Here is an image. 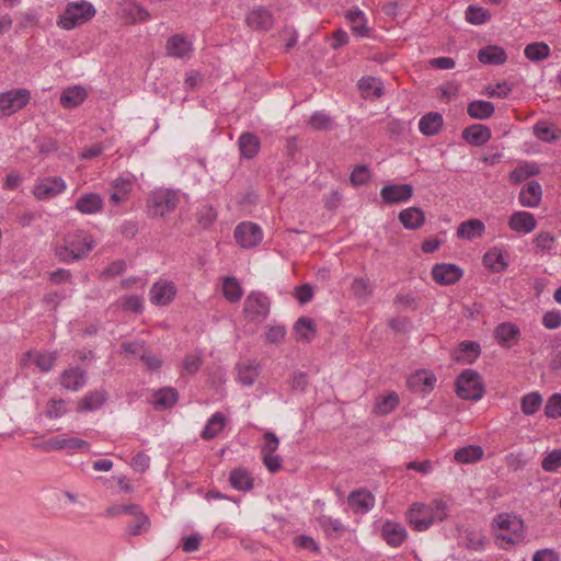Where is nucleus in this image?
<instances>
[{
    "label": "nucleus",
    "mask_w": 561,
    "mask_h": 561,
    "mask_svg": "<svg viewBox=\"0 0 561 561\" xmlns=\"http://www.w3.org/2000/svg\"><path fill=\"white\" fill-rule=\"evenodd\" d=\"M93 248L92 236L84 230H76L64 237L62 244H57L54 253L60 262L71 263L88 256Z\"/></svg>",
    "instance_id": "1"
},
{
    "label": "nucleus",
    "mask_w": 561,
    "mask_h": 561,
    "mask_svg": "<svg viewBox=\"0 0 561 561\" xmlns=\"http://www.w3.org/2000/svg\"><path fill=\"white\" fill-rule=\"evenodd\" d=\"M95 14L94 5L87 0L69 2L64 12L58 16L57 25L70 31L91 21Z\"/></svg>",
    "instance_id": "2"
},
{
    "label": "nucleus",
    "mask_w": 561,
    "mask_h": 561,
    "mask_svg": "<svg viewBox=\"0 0 561 561\" xmlns=\"http://www.w3.org/2000/svg\"><path fill=\"white\" fill-rule=\"evenodd\" d=\"M455 392L462 400H480L485 393L482 377L471 368L463 369L455 380Z\"/></svg>",
    "instance_id": "3"
},
{
    "label": "nucleus",
    "mask_w": 561,
    "mask_h": 561,
    "mask_svg": "<svg viewBox=\"0 0 561 561\" xmlns=\"http://www.w3.org/2000/svg\"><path fill=\"white\" fill-rule=\"evenodd\" d=\"M271 302L261 291H251L243 305V312L250 321H262L270 313Z\"/></svg>",
    "instance_id": "4"
},
{
    "label": "nucleus",
    "mask_w": 561,
    "mask_h": 561,
    "mask_svg": "<svg viewBox=\"0 0 561 561\" xmlns=\"http://www.w3.org/2000/svg\"><path fill=\"white\" fill-rule=\"evenodd\" d=\"M179 203L176 194L170 190L153 193L148 199V214L151 217H163L173 211Z\"/></svg>",
    "instance_id": "5"
},
{
    "label": "nucleus",
    "mask_w": 561,
    "mask_h": 561,
    "mask_svg": "<svg viewBox=\"0 0 561 561\" xmlns=\"http://www.w3.org/2000/svg\"><path fill=\"white\" fill-rule=\"evenodd\" d=\"M31 93L27 89H12L0 93V112L5 115H12L28 104Z\"/></svg>",
    "instance_id": "6"
},
{
    "label": "nucleus",
    "mask_w": 561,
    "mask_h": 561,
    "mask_svg": "<svg viewBox=\"0 0 561 561\" xmlns=\"http://www.w3.org/2000/svg\"><path fill=\"white\" fill-rule=\"evenodd\" d=\"M244 23L254 32L267 33L273 28L275 18L266 7L255 5L245 14Z\"/></svg>",
    "instance_id": "7"
},
{
    "label": "nucleus",
    "mask_w": 561,
    "mask_h": 561,
    "mask_svg": "<svg viewBox=\"0 0 561 561\" xmlns=\"http://www.w3.org/2000/svg\"><path fill=\"white\" fill-rule=\"evenodd\" d=\"M233 237L241 248L250 249L262 241L263 233L259 225L243 221L236 227Z\"/></svg>",
    "instance_id": "8"
},
{
    "label": "nucleus",
    "mask_w": 561,
    "mask_h": 561,
    "mask_svg": "<svg viewBox=\"0 0 561 561\" xmlns=\"http://www.w3.org/2000/svg\"><path fill=\"white\" fill-rule=\"evenodd\" d=\"M176 293V286L172 280L160 279L152 285L149 299L152 305L168 306L174 300Z\"/></svg>",
    "instance_id": "9"
},
{
    "label": "nucleus",
    "mask_w": 561,
    "mask_h": 561,
    "mask_svg": "<svg viewBox=\"0 0 561 561\" xmlns=\"http://www.w3.org/2000/svg\"><path fill=\"white\" fill-rule=\"evenodd\" d=\"M431 274L437 284L448 286L457 283L463 276V271L453 263H437L432 267Z\"/></svg>",
    "instance_id": "10"
},
{
    "label": "nucleus",
    "mask_w": 561,
    "mask_h": 561,
    "mask_svg": "<svg viewBox=\"0 0 561 561\" xmlns=\"http://www.w3.org/2000/svg\"><path fill=\"white\" fill-rule=\"evenodd\" d=\"M412 195L413 186L408 183L385 185L380 191L381 199L387 205L408 202Z\"/></svg>",
    "instance_id": "11"
},
{
    "label": "nucleus",
    "mask_w": 561,
    "mask_h": 561,
    "mask_svg": "<svg viewBox=\"0 0 561 561\" xmlns=\"http://www.w3.org/2000/svg\"><path fill=\"white\" fill-rule=\"evenodd\" d=\"M37 448L43 451H51V450H64V449H84L89 450L90 443L78 438V437H53L46 442L35 445Z\"/></svg>",
    "instance_id": "12"
},
{
    "label": "nucleus",
    "mask_w": 561,
    "mask_h": 561,
    "mask_svg": "<svg viewBox=\"0 0 561 561\" xmlns=\"http://www.w3.org/2000/svg\"><path fill=\"white\" fill-rule=\"evenodd\" d=\"M430 513L425 504L416 502L407 512V519L414 530L424 531L433 525Z\"/></svg>",
    "instance_id": "13"
},
{
    "label": "nucleus",
    "mask_w": 561,
    "mask_h": 561,
    "mask_svg": "<svg viewBox=\"0 0 561 561\" xmlns=\"http://www.w3.org/2000/svg\"><path fill=\"white\" fill-rule=\"evenodd\" d=\"M66 183L60 176H50L36 184L33 190L34 196L39 199H47L62 193Z\"/></svg>",
    "instance_id": "14"
},
{
    "label": "nucleus",
    "mask_w": 561,
    "mask_h": 561,
    "mask_svg": "<svg viewBox=\"0 0 561 561\" xmlns=\"http://www.w3.org/2000/svg\"><path fill=\"white\" fill-rule=\"evenodd\" d=\"M75 208L83 215H95L103 210L104 199L95 192L83 193L77 198Z\"/></svg>",
    "instance_id": "15"
},
{
    "label": "nucleus",
    "mask_w": 561,
    "mask_h": 561,
    "mask_svg": "<svg viewBox=\"0 0 561 561\" xmlns=\"http://www.w3.org/2000/svg\"><path fill=\"white\" fill-rule=\"evenodd\" d=\"M481 355V346L476 341H462L458 347L451 353V358L456 363L472 364Z\"/></svg>",
    "instance_id": "16"
},
{
    "label": "nucleus",
    "mask_w": 561,
    "mask_h": 561,
    "mask_svg": "<svg viewBox=\"0 0 561 561\" xmlns=\"http://www.w3.org/2000/svg\"><path fill=\"white\" fill-rule=\"evenodd\" d=\"M461 137L469 145L481 147L491 139L492 134L486 125L472 124L462 130Z\"/></svg>",
    "instance_id": "17"
},
{
    "label": "nucleus",
    "mask_w": 561,
    "mask_h": 561,
    "mask_svg": "<svg viewBox=\"0 0 561 561\" xmlns=\"http://www.w3.org/2000/svg\"><path fill=\"white\" fill-rule=\"evenodd\" d=\"M350 507L355 513L365 514L375 505V497L370 491L366 489L354 490L347 497Z\"/></svg>",
    "instance_id": "18"
},
{
    "label": "nucleus",
    "mask_w": 561,
    "mask_h": 561,
    "mask_svg": "<svg viewBox=\"0 0 561 561\" xmlns=\"http://www.w3.org/2000/svg\"><path fill=\"white\" fill-rule=\"evenodd\" d=\"M381 537L390 547L396 548L405 541L408 534L401 524L387 520L381 527Z\"/></svg>",
    "instance_id": "19"
},
{
    "label": "nucleus",
    "mask_w": 561,
    "mask_h": 561,
    "mask_svg": "<svg viewBox=\"0 0 561 561\" xmlns=\"http://www.w3.org/2000/svg\"><path fill=\"white\" fill-rule=\"evenodd\" d=\"M293 334L297 342L310 343L317 335L316 321L309 317H300L294 324Z\"/></svg>",
    "instance_id": "20"
},
{
    "label": "nucleus",
    "mask_w": 561,
    "mask_h": 561,
    "mask_svg": "<svg viewBox=\"0 0 561 561\" xmlns=\"http://www.w3.org/2000/svg\"><path fill=\"white\" fill-rule=\"evenodd\" d=\"M113 192L110 195V202L118 206L129 199L133 191V180L130 178L118 176L112 182Z\"/></svg>",
    "instance_id": "21"
},
{
    "label": "nucleus",
    "mask_w": 561,
    "mask_h": 561,
    "mask_svg": "<svg viewBox=\"0 0 561 561\" xmlns=\"http://www.w3.org/2000/svg\"><path fill=\"white\" fill-rule=\"evenodd\" d=\"M436 381L433 373L419 370L408 378V386L413 391L427 393L434 389Z\"/></svg>",
    "instance_id": "22"
},
{
    "label": "nucleus",
    "mask_w": 561,
    "mask_h": 561,
    "mask_svg": "<svg viewBox=\"0 0 561 561\" xmlns=\"http://www.w3.org/2000/svg\"><path fill=\"white\" fill-rule=\"evenodd\" d=\"M87 373L80 367L69 368L62 371L60 376V385L72 391H78L87 383Z\"/></svg>",
    "instance_id": "23"
},
{
    "label": "nucleus",
    "mask_w": 561,
    "mask_h": 561,
    "mask_svg": "<svg viewBox=\"0 0 561 561\" xmlns=\"http://www.w3.org/2000/svg\"><path fill=\"white\" fill-rule=\"evenodd\" d=\"M238 147L240 157L247 160H251L259 153L261 149V140L253 133H242L238 139Z\"/></svg>",
    "instance_id": "24"
},
{
    "label": "nucleus",
    "mask_w": 561,
    "mask_h": 561,
    "mask_svg": "<svg viewBox=\"0 0 561 561\" xmlns=\"http://www.w3.org/2000/svg\"><path fill=\"white\" fill-rule=\"evenodd\" d=\"M507 58L505 49L497 45H488L478 51V60L483 65L501 66Z\"/></svg>",
    "instance_id": "25"
},
{
    "label": "nucleus",
    "mask_w": 561,
    "mask_h": 561,
    "mask_svg": "<svg viewBox=\"0 0 561 561\" xmlns=\"http://www.w3.org/2000/svg\"><path fill=\"white\" fill-rule=\"evenodd\" d=\"M537 226L536 218L527 211H516L508 219V227L516 232L529 233Z\"/></svg>",
    "instance_id": "26"
},
{
    "label": "nucleus",
    "mask_w": 561,
    "mask_h": 561,
    "mask_svg": "<svg viewBox=\"0 0 561 561\" xmlns=\"http://www.w3.org/2000/svg\"><path fill=\"white\" fill-rule=\"evenodd\" d=\"M88 96L87 90L81 85L67 88L60 95V105L71 110L81 105Z\"/></svg>",
    "instance_id": "27"
},
{
    "label": "nucleus",
    "mask_w": 561,
    "mask_h": 561,
    "mask_svg": "<svg viewBox=\"0 0 561 561\" xmlns=\"http://www.w3.org/2000/svg\"><path fill=\"white\" fill-rule=\"evenodd\" d=\"M399 221L405 229L416 230L425 224V215L419 207H409L399 213Z\"/></svg>",
    "instance_id": "28"
},
{
    "label": "nucleus",
    "mask_w": 561,
    "mask_h": 561,
    "mask_svg": "<svg viewBox=\"0 0 561 561\" xmlns=\"http://www.w3.org/2000/svg\"><path fill=\"white\" fill-rule=\"evenodd\" d=\"M542 196V188L539 182L530 181L525 187L522 188L518 199L525 207H537L540 204Z\"/></svg>",
    "instance_id": "29"
},
{
    "label": "nucleus",
    "mask_w": 561,
    "mask_h": 561,
    "mask_svg": "<svg viewBox=\"0 0 561 561\" xmlns=\"http://www.w3.org/2000/svg\"><path fill=\"white\" fill-rule=\"evenodd\" d=\"M485 232V225L480 219H469L462 221L457 228V238L473 240L481 238Z\"/></svg>",
    "instance_id": "30"
},
{
    "label": "nucleus",
    "mask_w": 561,
    "mask_h": 561,
    "mask_svg": "<svg viewBox=\"0 0 561 561\" xmlns=\"http://www.w3.org/2000/svg\"><path fill=\"white\" fill-rule=\"evenodd\" d=\"M519 337L520 330L512 322H503L495 328V339L502 346L510 347L511 342H517Z\"/></svg>",
    "instance_id": "31"
},
{
    "label": "nucleus",
    "mask_w": 561,
    "mask_h": 561,
    "mask_svg": "<svg viewBox=\"0 0 561 561\" xmlns=\"http://www.w3.org/2000/svg\"><path fill=\"white\" fill-rule=\"evenodd\" d=\"M229 482L238 491H251L254 486V480L249 470L243 467L233 468L229 473Z\"/></svg>",
    "instance_id": "32"
},
{
    "label": "nucleus",
    "mask_w": 561,
    "mask_h": 561,
    "mask_svg": "<svg viewBox=\"0 0 561 561\" xmlns=\"http://www.w3.org/2000/svg\"><path fill=\"white\" fill-rule=\"evenodd\" d=\"M191 49V43L182 34L172 35L165 44L167 55L175 58L185 57Z\"/></svg>",
    "instance_id": "33"
},
{
    "label": "nucleus",
    "mask_w": 561,
    "mask_h": 561,
    "mask_svg": "<svg viewBox=\"0 0 561 561\" xmlns=\"http://www.w3.org/2000/svg\"><path fill=\"white\" fill-rule=\"evenodd\" d=\"M179 400V392L175 388L164 387L153 393V405L158 410L173 408Z\"/></svg>",
    "instance_id": "34"
},
{
    "label": "nucleus",
    "mask_w": 561,
    "mask_h": 561,
    "mask_svg": "<svg viewBox=\"0 0 561 561\" xmlns=\"http://www.w3.org/2000/svg\"><path fill=\"white\" fill-rule=\"evenodd\" d=\"M106 401V392L104 390H94L87 393L77 404L78 412L95 411L100 409Z\"/></svg>",
    "instance_id": "35"
},
{
    "label": "nucleus",
    "mask_w": 561,
    "mask_h": 561,
    "mask_svg": "<svg viewBox=\"0 0 561 561\" xmlns=\"http://www.w3.org/2000/svg\"><path fill=\"white\" fill-rule=\"evenodd\" d=\"M346 19L352 24V32L354 35L358 37H367L369 36V28L367 26V20L365 16V13L356 8L353 10H350L346 13Z\"/></svg>",
    "instance_id": "36"
},
{
    "label": "nucleus",
    "mask_w": 561,
    "mask_h": 561,
    "mask_svg": "<svg viewBox=\"0 0 561 561\" xmlns=\"http://www.w3.org/2000/svg\"><path fill=\"white\" fill-rule=\"evenodd\" d=\"M444 119L439 113L431 112L424 115L419 122V129L423 135L434 136L438 134Z\"/></svg>",
    "instance_id": "37"
},
{
    "label": "nucleus",
    "mask_w": 561,
    "mask_h": 561,
    "mask_svg": "<svg viewBox=\"0 0 561 561\" xmlns=\"http://www.w3.org/2000/svg\"><path fill=\"white\" fill-rule=\"evenodd\" d=\"M226 422L227 419L225 414L221 412H216L207 421V424L205 425L204 430L201 433V437L205 440H210L215 438L219 433L222 432Z\"/></svg>",
    "instance_id": "38"
},
{
    "label": "nucleus",
    "mask_w": 561,
    "mask_h": 561,
    "mask_svg": "<svg viewBox=\"0 0 561 561\" xmlns=\"http://www.w3.org/2000/svg\"><path fill=\"white\" fill-rule=\"evenodd\" d=\"M495 112L493 103L483 100H476L468 104L467 113L471 118L474 119H488Z\"/></svg>",
    "instance_id": "39"
},
{
    "label": "nucleus",
    "mask_w": 561,
    "mask_h": 561,
    "mask_svg": "<svg viewBox=\"0 0 561 561\" xmlns=\"http://www.w3.org/2000/svg\"><path fill=\"white\" fill-rule=\"evenodd\" d=\"M483 449L478 445H467L455 453V460L460 463H472L483 457Z\"/></svg>",
    "instance_id": "40"
},
{
    "label": "nucleus",
    "mask_w": 561,
    "mask_h": 561,
    "mask_svg": "<svg viewBox=\"0 0 561 561\" xmlns=\"http://www.w3.org/2000/svg\"><path fill=\"white\" fill-rule=\"evenodd\" d=\"M222 295L231 304L238 302L243 296V289L233 276H226L222 283Z\"/></svg>",
    "instance_id": "41"
},
{
    "label": "nucleus",
    "mask_w": 561,
    "mask_h": 561,
    "mask_svg": "<svg viewBox=\"0 0 561 561\" xmlns=\"http://www.w3.org/2000/svg\"><path fill=\"white\" fill-rule=\"evenodd\" d=\"M318 523L329 537L340 538L346 531L343 523L331 516L322 515L318 518Z\"/></svg>",
    "instance_id": "42"
},
{
    "label": "nucleus",
    "mask_w": 561,
    "mask_h": 561,
    "mask_svg": "<svg viewBox=\"0 0 561 561\" xmlns=\"http://www.w3.org/2000/svg\"><path fill=\"white\" fill-rule=\"evenodd\" d=\"M308 125L313 130L327 131L332 130L335 124L329 114L323 111H317L310 116Z\"/></svg>",
    "instance_id": "43"
},
{
    "label": "nucleus",
    "mask_w": 561,
    "mask_h": 561,
    "mask_svg": "<svg viewBox=\"0 0 561 561\" xmlns=\"http://www.w3.org/2000/svg\"><path fill=\"white\" fill-rule=\"evenodd\" d=\"M524 54L529 60L538 62L550 56V47L543 42H535L525 47Z\"/></svg>",
    "instance_id": "44"
},
{
    "label": "nucleus",
    "mask_w": 561,
    "mask_h": 561,
    "mask_svg": "<svg viewBox=\"0 0 561 561\" xmlns=\"http://www.w3.org/2000/svg\"><path fill=\"white\" fill-rule=\"evenodd\" d=\"M534 135L541 141L551 144L561 137V130H554L546 122H538L534 126Z\"/></svg>",
    "instance_id": "45"
},
{
    "label": "nucleus",
    "mask_w": 561,
    "mask_h": 561,
    "mask_svg": "<svg viewBox=\"0 0 561 561\" xmlns=\"http://www.w3.org/2000/svg\"><path fill=\"white\" fill-rule=\"evenodd\" d=\"M483 263L494 273L503 272L507 267V263L504 262L502 252L496 249L484 254Z\"/></svg>",
    "instance_id": "46"
},
{
    "label": "nucleus",
    "mask_w": 561,
    "mask_h": 561,
    "mask_svg": "<svg viewBox=\"0 0 561 561\" xmlns=\"http://www.w3.org/2000/svg\"><path fill=\"white\" fill-rule=\"evenodd\" d=\"M426 506L431 512L432 524L434 522H443L449 516V505L443 499H435Z\"/></svg>",
    "instance_id": "47"
},
{
    "label": "nucleus",
    "mask_w": 561,
    "mask_h": 561,
    "mask_svg": "<svg viewBox=\"0 0 561 561\" xmlns=\"http://www.w3.org/2000/svg\"><path fill=\"white\" fill-rule=\"evenodd\" d=\"M542 398L538 392L525 394L520 401V409L525 415L535 414L541 407Z\"/></svg>",
    "instance_id": "48"
},
{
    "label": "nucleus",
    "mask_w": 561,
    "mask_h": 561,
    "mask_svg": "<svg viewBox=\"0 0 561 561\" xmlns=\"http://www.w3.org/2000/svg\"><path fill=\"white\" fill-rule=\"evenodd\" d=\"M238 380L243 386H252L259 376V367L254 364L238 365Z\"/></svg>",
    "instance_id": "49"
},
{
    "label": "nucleus",
    "mask_w": 561,
    "mask_h": 561,
    "mask_svg": "<svg viewBox=\"0 0 561 561\" xmlns=\"http://www.w3.org/2000/svg\"><path fill=\"white\" fill-rule=\"evenodd\" d=\"M490 19V12L481 7H476L471 4L466 10V20L470 24L480 25L488 22Z\"/></svg>",
    "instance_id": "50"
},
{
    "label": "nucleus",
    "mask_w": 561,
    "mask_h": 561,
    "mask_svg": "<svg viewBox=\"0 0 561 561\" xmlns=\"http://www.w3.org/2000/svg\"><path fill=\"white\" fill-rule=\"evenodd\" d=\"M124 13L130 18L131 23L144 22L150 18L148 10L134 1L124 8Z\"/></svg>",
    "instance_id": "51"
},
{
    "label": "nucleus",
    "mask_w": 561,
    "mask_h": 561,
    "mask_svg": "<svg viewBox=\"0 0 561 561\" xmlns=\"http://www.w3.org/2000/svg\"><path fill=\"white\" fill-rule=\"evenodd\" d=\"M150 528V519L148 515L141 513L137 515L127 526V533L131 536H138L147 533Z\"/></svg>",
    "instance_id": "52"
},
{
    "label": "nucleus",
    "mask_w": 561,
    "mask_h": 561,
    "mask_svg": "<svg viewBox=\"0 0 561 561\" xmlns=\"http://www.w3.org/2000/svg\"><path fill=\"white\" fill-rule=\"evenodd\" d=\"M541 468L546 472H558L561 468V449H553L546 454L541 460Z\"/></svg>",
    "instance_id": "53"
},
{
    "label": "nucleus",
    "mask_w": 561,
    "mask_h": 561,
    "mask_svg": "<svg viewBox=\"0 0 561 561\" xmlns=\"http://www.w3.org/2000/svg\"><path fill=\"white\" fill-rule=\"evenodd\" d=\"M202 364L203 356L201 352L197 354H187L183 358L182 373L187 375H194L201 369Z\"/></svg>",
    "instance_id": "54"
},
{
    "label": "nucleus",
    "mask_w": 561,
    "mask_h": 561,
    "mask_svg": "<svg viewBox=\"0 0 561 561\" xmlns=\"http://www.w3.org/2000/svg\"><path fill=\"white\" fill-rule=\"evenodd\" d=\"M197 222L204 229H208L217 219V211L213 206L205 205L197 211Z\"/></svg>",
    "instance_id": "55"
},
{
    "label": "nucleus",
    "mask_w": 561,
    "mask_h": 561,
    "mask_svg": "<svg viewBox=\"0 0 561 561\" xmlns=\"http://www.w3.org/2000/svg\"><path fill=\"white\" fill-rule=\"evenodd\" d=\"M399 404V396L392 391L376 403V411L379 414L392 412Z\"/></svg>",
    "instance_id": "56"
},
{
    "label": "nucleus",
    "mask_w": 561,
    "mask_h": 561,
    "mask_svg": "<svg viewBox=\"0 0 561 561\" xmlns=\"http://www.w3.org/2000/svg\"><path fill=\"white\" fill-rule=\"evenodd\" d=\"M67 413L66 401L62 399H50L46 407V416L48 419H58Z\"/></svg>",
    "instance_id": "57"
},
{
    "label": "nucleus",
    "mask_w": 561,
    "mask_h": 561,
    "mask_svg": "<svg viewBox=\"0 0 561 561\" xmlns=\"http://www.w3.org/2000/svg\"><path fill=\"white\" fill-rule=\"evenodd\" d=\"M370 180V172L367 165L358 164L351 173L350 181L354 186L366 184Z\"/></svg>",
    "instance_id": "58"
},
{
    "label": "nucleus",
    "mask_w": 561,
    "mask_h": 561,
    "mask_svg": "<svg viewBox=\"0 0 561 561\" xmlns=\"http://www.w3.org/2000/svg\"><path fill=\"white\" fill-rule=\"evenodd\" d=\"M351 291L356 298L363 299L371 294V288L367 279L357 277L352 282Z\"/></svg>",
    "instance_id": "59"
},
{
    "label": "nucleus",
    "mask_w": 561,
    "mask_h": 561,
    "mask_svg": "<svg viewBox=\"0 0 561 561\" xmlns=\"http://www.w3.org/2000/svg\"><path fill=\"white\" fill-rule=\"evenodd\" d=\"M545 414L551 419L561 417V394L553 393L547 401Z\"/></svg>",
    "instance_id": "60"
},
{
    "label": "nucleus",
    "mask_w": 561,
    "mask_h": 561,
    "mask_svg": "<svg viewBox=\"0 0 561 561\" xmlns=\"http://www.w3.org/2000/svg\"><path fill=\"white\" fill-rule=\"evenodd\" d=\"M537 249L541 252H550L556 242L554 236L549 231H541L538 233L534 240Z\"/></svg>",
    "instance_id": "61"
},
{
    "label": "nucleus",
    "mask_w": 561,
    "mask_h": 561,
    "mask_svg": "<svg viewBox=\"0 0 561 561\" xmlns=\"http://www.w3.org/2000/svg\"><path fill=\"white\" fill-rule=\"evenodd\" d=\"M57 360V356L54 353H39L35 358L36 366L43 371H50Z\"/></svg>",
    "instance_id": "62"
},
{
    "label": "nucleus",
    "mask_w": 561,
    "mask_h": 561,
    "mask_svg": "<svg viewBox=\"0 0 561 561\" xmlns=\"http://www.w3.org/2000/svg\"><path fill=\"white\" fill-rule=\"evenodd\" d=\"M263 438H264V444L261 447L262 456H264L266 454H270V455L274 454L278 449L279 438L273 432H266L263 435Z\"/></svg>",
    "instance_id": "63"
},
{
    "label": "nucleus",
    "mask_w": 561,
    "mask_h": 561,
    "mask_svg": "<svg viewBox=\"0 0 561 561\" xmlns=\"http://www.w3.org/2000/svg\"><path fill=\"white\" fill-rule=\"evenodd\" d=\"M542 325L546 329L554 330L561 327V311L550 310L542 316Z\"/></svg>",
    "instance_id": "64"
}]
</instances>
